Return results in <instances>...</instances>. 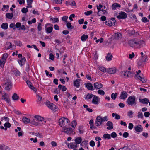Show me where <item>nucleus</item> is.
I'll list each match as a JSON object with an SVG mask.
<instances>
[{"instance_id": "nucleus-27", "label": "nucleus", "mask_w": 150, "mask_h": 150, "mask_svg": "<svg viewBox=\"0 0 150 150\" xmlns=\"http://www.w3.org/2000/svg\"><path fill=\"white\" fill-rule=\"evenodd\" d=\"M8 24L7 23H4L1 24V28L3 29L6 30L8 28Z\"/></svg>"}, {"instance_id": "nucleus-30", "label": "nucleus", "mask_w": 150, "mask_h": 150, "mask_svg": "<svg viewBox=\"0 0 150 150\" xmlns=\"http://www.w3.org/2000/svg\"><path fill=\"white\" fill-rule=\"evenodd\" d=\"M88 37V35H85L84 34L81 37V40L82 41H86Z\"/></svg>"}, {"instance_id": "nucleus-10", "label": "nucleus", "mask_w": 150, "mask_h": 150, "mask_svg": "<svg viewBox=\"0 0 150 150\" xmlns=\"http://www.w3.org/2000/svg\"><path fill=\"white\" fill-rule=\"evenodd\" d=\"M131 74V72L128 71H123L121 72V75L123 76L125 78L129 77V75Z\"/></svg>"}, {"instance_id": "nucleus-14", "label": "nucleus", "mask_w": 150, "mask_h": 150, "mask_svg": "<svg viewBox=\"0 0 150 150\" xmlns=\"http://www.w3.org/2000/svg\"><path fill=\"white\" fill-rule=\"evenodd\" d=\"M26 83L29 87L32 90H33L35 92H36L37 90L33 86L32 83L30 81H26Z\"/></svg>"}, {"instance_id": "nucleus-17", "label": "nucleus", "mask_w": 150, "mask_h": 150, "mask_svg": "<svg viewBox=\"0 0 150 150\" xmlns=\"http://www.w3.org/2000/svg\"><path fill=\"white\" fill-rule=\"evenodd\" d=\"M135 130L136 132H140L143 130V127L141 125H138L135 127Z\"/></svg>"}, {"instance_id": "nucleus-47", "label": "nucleus", "mask_w": 150, "mask_h": 150, "mask_svg": "<svg viewBox=\"0 0 150 150\" xmlns=\"http://www.w3.org/2000/svg\"><path fill=\"white\" fill-rule=\"evenodd\" d=\"M15 44L16 45L19 47H21L22 46V43L20 40H17L15 42Z\"/></svg>"}, {"instance_id": "nucleus-49", "label": "nucleus", "mask_w": 150, "mask_h": 150, "mask_svg": "<svg viewBox=\"0 0 150 150\" xmlns=\"http://www.w3.org/2000/svg\"><path fill=\"white\" fill-rule=\"evenodd\" d=\"M118 94L117 93H112L111 94V98L112 99L115 100L117 96V95Z\"/></svg>"}, {"instance_id": "nucleus-58", "label": "nucleus", "mask_w": 150, "mask_h": 150, "mask_svg": "<svg viewBox=\"0 0 150 150\" xmlns=\"http://www.w3.org/2000/svg\"><path fill=\"white\" fill-rule=\"evenodd\" d=\"M54 57L53 54L52 53H50L49 54V59L52 60H54Z\"/></svg>"}, {"instance_id": "nucleus-18", "label": "nucleus", "mask_w": 150, "mask_h": 150, "mask_svg": "<svg viewBox=\"0 0 150 150\" xmlns=\"http://www.w3.org/2000/svg\"><path fill=\"white\" fill-rule=\"evenodd\" d=\"M22 120L23 122L25 124H28L30 123V119L25 116H24L23 117Z\"/></svg>"}, {"instance_id": "nucleus-41", "label": "nucleus", "mask_w": 150, "mask_h": 150, "mask_svg": "<svg viewBox=\"0 0 150 150\" xmlns=\"http://www.w3.org/2000/svg\"><path fill=\"white\" fill-rule=\"evenodd\" d=\"M103 137L104 139H110L111 138L110 135L108 134H105L103 136Z\"/></svg>"}, {"instance_id": "nucleus-61", "label": "nucleus", "mask_w": 150, "mask_h": 150, "mask_svg": "<svg viewBox=\"0 0 150 150\" xmlns=\"http://www.w3.org/2000/svg\"><path fill=\"white\" fill-rule=\"evenodd\" d=\"M28 10L27 8H23L21 10L22 12L24 13H26L28 12Z\"/></svg>"}, {"instance_id": "nucleus-40", "label": "nucleus", "mask_w": 150, "mask_h": 150, "mask_svg": "<svg viewBox=\"0 0 150 150\" xmlns=\"http://www.w3.org/2000/svg\"><path fill=\"white\" fill-rule=\"evenodd\" d=\"M66 26L69 29H72L74 28V26L71 25V23L69 22H67Z\"/></svg>"}, {"instance_id": "nucleus-7", "label": "nucleus", "mask_w": 150, "mask_h": 150, "mask_svg": "<svg viewBox=\"0 0 150 150\" xmlns=\"http://www.w3.org/2000/svg\"><path fill=\"white\" fill-rule=\"evenodd\" d=\"M46 105L52 110L55 111L56 109V106L53 103H51L50 102L47 101L46 102Z\"/></svg>"}, {"instance_id": "nucleus-20", "label": "nucleus", "mask_w": 150, "mask_h": 150, "mask_svg": "<svg viewBox=\"0 0 150 150\" xmlns=\"http://www.w3.org/2000/svg\"><path fill=\"white\" fill-rule=\"evenodd\" d=\"M94 86L96 88L99 89L102 88L103 85L100 83L96 82L94 84Z\"/></svg>"}, {"instance_id": "nucleus-62", "label": "nucleus", "mask_w": 150, "mask_h": 150, "mask_svg": "<svg viewBox=\"0 0 150 150\" xmlns=\"http://www.w3.org/2000/svg\"><path fill=\"white\" fill-rule=\"evenodd\" d=\"M90 145L91 147H94L95 145V142L93 140H91L90 142Z\"/></svg>"}, {"instance_id": "nucleus-34", "label": "nucleus", "mask_w": 150, "mask_h": 150, "mask_svg": "<svg viewBox=\"0 0 150 150\" xmlns=\"http://www.w3.org/2000/svg\"><path fill=\"white\" fill-rule=\"evenodd\" d=\"M6 62V61L5 60L1 59L0 60V66L1 68L4 67Z\"/></svg>"}, {"instance_id": "nucleus-1", "label": "nucleus", "mask_w": 150, "mask_h": 150, "mask_svg": "<svg viewBox=\"0 0 150 150\" xmlns=\"http://www.w3.org/2000/svg\"><path fill=\"white\" fill-rule=\"evenodd\" d=\"M59 123L60 126L64 128L62 131L68 134H72L73 131L71 128H69L70 122L69 120L66 117H62L59 120Z\"/></svg>"}, {"instance_id": "nucleus-57", "label": "nucleus", "mask_w": 150, "mask_h": 150, "mask_svg": "<svg viewBox=\"0 0 150 150\" xmlns=\"http://www.w3.org/2000/svg\"><path fill=\"white\" fill-rule=\"evenodd\" d=\"M69 4L71 6H76V2L74 1H69Z\"/></svg>"}, {"instance_id": "nucleus-50", "label": "nucleus", "mask_w": 150, "mask_h": 150, "mask_svg": "<svg viewBox=\"0 0 150 150\" xmlns=\"http://www.w3.org/2000/svg\"><path fill=\"white\" fill-rule=\"evenodd\" d=\"M30 123L32 125H33L36 126H38L39 124L38 122L35 121L34 119L30 121Z\"/></svg>"}, {"instance_id": "nucleus-32", "label": "nucleus", "mask_w": 150, "mask_h": 150, "mask_svg": "<svg viewBox=\"0 0 150 150\" xmlns=\"http://www.w3.org/2000/svg\"><path fill=\"white\" fill-rule=\"evenodd\" d=\"M12 98V99L13 100H17L19 98V96L16 93H15L13 94Z\"/></svg>"}, {"instance_id": "nucleus-21", "label": "nucleus", "mask_w": 150, "mask_h": 150, "mask_svg": "<svg viewBox=\"0 0 150 150\" xmlns=\"http://www.w3.org/2000/svg\"><path fill=\"white\" fill-rule=\"evenodd\" d=\"M80 80L79 79H76L74 81V85L77 88H78L80 86Z\"/></svg>"}, {"instance_id": "nucleus-60", "label": "nucleus", "mask_w": 150, "mask_h": 150, "mask_svg": "<svg viewBox=\"0 0 150 150\" xmlns=\"http://www.w3.org/2000/svg\"><path fill=\"white\" fill-rule=\"evenodd\" d=\"M143 116L142 112H139L138 113V115L137 117L138 118H142L143 117Z\"/></svg>"}, {"instance_id": "nucleus-37", "label": "nucleus", "mask_w": 150, "mask_h": 150, "mask_svg": "<svg viewBox=\"0 0 150 150\" xmlns=\"http://www.w3.org/2000/svg\"><path fill=\"white\" fill-rule=\"evenodd\" d=\"M112 56L111 54H108L106 57V59L108 61L111 60L112 58Z\"/></svg>"}, {"instance_id": "nucleus-4", "label": "nucleus", "mask_w": 150, "mask_h": 150, "mask_svg": "<svg viewBox=\"0 0 150 150\" xmlns=\"http://www.w3.org/2000/svg\"><path fill=\"white\" fill-rule=\"evenodd\" d=\"M141 70H139L137 72V73L135 75V76L137 78L136 79H138L140 80L142 83H145L146 81V79L143 77V75L142 74H141Z\"/></svg>"}, {"instance_id": "nucleus-8", "label": "nucleus", "mask_w": 150, "mask_h": 150, "mask_svg": "<svg viewBox=\"0 0 150 150\" xmlns=\"http://www.w3.org/2000/svg\"><path fill=\"white\" fill-rule=\"evenodd\" d=\"M127 17V14L124 12L121 11L119 13V15L117 16V18L119 19H125Z\"/></svg>"}, {"instance_id": "nucleus-31", "label": "nucleus", "mask_w": 150, "mask_h": 150, "mask_svg": "<svg viewBox=\"0 0 150 150\" xmlns=\"http://www.w3.org/2000/svg\"><path fill=\"white\" fill-rule=\"evenodd\" d=\"M33 134L38 137H39L40 138H42L43 137V136L42 134L38 132H33Z\"/></svg>"}, {"instance_id": "nucleus-2", "label": "nucleus", "mask_w": 150, "mask_h": 150, "mask_svg": "<svg viewBox=\"0 0 150 150\" xmlns=\"http://www.w3.org/2000/svg\"><path fill=\"white\" fill-rule=\"evenodd\" d=\"M129 46L135 49H140L145 45L144 40L137 38H133L129 40L128 42Z\"/></svg>"}, {"instance_id": "nucleus-23", "label": "nucleus", "mask_w": 150, "mask_h": 150, "mask_svg": "<svg viewBox=\"0 0 150 150\" xmlns=\"http://www.w3.org/2000/svg\"><path fill=\"white\" fill-rule=\"evenodd\" d=\"M85 86L89 90H93V86L90 83H87L86 84Z\"/></svg>"}, {"instance_id": "nucleus-59", "label": "nucleus", "mask_w": 150, "mask_h": 150, "mask_svg": "<svg viewBox=\"0 0 150 150\" xmlns=\"http://www.w3.org/2000/svg\"><path fill=\"white\" fill-rule=\"evenodd\" d=\"M110 136L112 138H115L117 137V135L115 132H113L111 133Z\"/></svg>"}, {"instance_id": "nucleus-64", "label": "nucleus", "mask_w": 150, "mask_h": 150, "mask_svg": "<svg viewBox=\"0 0 150 150\" xmlns=\"http://www.w3.org/2000/svg\"><path fill=\"white\" fill-rule=\"evenodd\" d=\"M7 103H10V100L9 96L6 98H4L3 99Z\"/></svg>"}, {"instance_id": "nucleus-28", "label": "nucleus", "mask_w": 150, "mask_h": 150, "mask_svg": "<svg viewBox=\"0 0 150 150\" xmlns=\"http://www.w3.org/2000/svg\"><path fill=\"white\" fill-rule=\"evenodd\" d=\"M93 96L94 95L91 93H88L86 95L84 96V98L86 100L88 99H90L93 97Z\"/></svg>"}, {"instance_id": "nucleus-16", "label": "nucleus", "mask_w": 150, "mask_h": 150, "mask_svg": "<svg viewBox=\"0 0 150 150\" xmlns=\"http://www.w3.org/2000/svg\"><path fill=\"white\" fill-rule=\"evenodd\" d=\"M92 103L94 104H97L98 103V98L97 96L95 95H94L93 97Z\"/></svg>"}, {"instance_id": "nucleus-19", "label": "nucleus", "mask_w": 150, "mask_h": 150, "mask_svg": "<svg viewBox=\"0 0 150 150\" xmlns=\"http://www.w3.org/2000/svg\"><path fill=\"white\" fill-rule=\"evenodd\" d=\"M74 141H75V143L77 145L78 144H81L82 141V138L81 137H76Z\"/></svg>"}, {"instance_id": "nucleus-22", "label": "nucleus", "mask_w": 150, "mask_h": 150, "mask_svg": "<svg viewBox=\"0 0 150 150\" xmlns=\"http://www.w3.org/2000/svg\"><path fill=\"white\" fill-rule=\"evenodd\" d=\"M68 147L70 149H74L77 147V145L75 144V142H71L68 145Z\"/></svg>"}, {"instance_id": "nucleus-25", "label": "nucleus", "mask_w": 150, "mask_h": 150, "mask_svg": "<svg viewBox=\"0 0 150 150\" xmlns=\"http://www.w3.org/2000/svg\"><path fill=\"white\" fill-rule=\"evenodd\" d=\"M121 6L119 4L115 3H114L112 5V8L113 10H115L117 7L120 8Z\"/></svg>"}, {"instance_id": "nucleus-36", "label": "nucleus", "mask_w": 150, "mask_h": 150, "mask_svg": "<svg viewBox=\"0 0 150 150\" xmlns=\"http://www.w3.org/2000/svg\"><path fill=\"white\" fill-rule=\"evenodd\" d=\"M53 29V27L51 26L48 27L46 28V32L47 33H50L52 31Z\"/></svg>"}, {"instance_id": "nucleus-12", "label": "nucleus", "mask_w": 150, "mask_h": 150, "mask_svg": "<svg viewBox=\"0 0 150 150\" xmlns=\"http://www.w3.org/2000/svg\"><path fill=\"white\" fill-rule=\"evenodd\" d=\"M26 61V59L25 57L19 59L18 60V62L21 67L25 64Z\"/></svg>"}, {"instance_id": "nucleus-51", "label": "nucleus", "mask_w": 150, "mask_h": 150, "mask_svg": "<svg viewBox=\"0 0 150 150\" xmlns=\"http://www.w3.org/2000/svg\"><path fill=\"white\" fill-rule=\"evenodd\" d=\"M37 97H38V99L37 100V103L40 104L42 100V98L40 96H39V95H37Z\"/></svg>"}, {"instance_id": "nucleus-55", "label": "nucleus", "mask_w": 150, "mask_h": 150, "mask_svg": "<svg viewBox=\"0 0 150 150\" xmlns=\"http://www.w3.org/2000/svg\"><path fill=\"white\" fill-rule=\"evenodd\" d=\"M92 13L93 11L92 10H90L87 11L86 12H85L84 14L86 16H88L92 14Z\"/></svg>"}, {"instance_id": "nucleus-63", "label": "nucleus", "mask_w": 150, "mask_h": 150, "mask_svg": "<svg viewBox=\"0 0 150 150\" xmlns=\"http://www.w3.org/2000/svg\"><path fill=\"white\" fill-rule=\"evenodd\" d=\"M42 24L41 23H39L38 24V29L39 31H40L42 30Z\"/></svg>"}, {"instance_id": "nucleus-9", "label": "nucleus", "mask_w": 150, "mask_h": 150, "mask_svg": "<svg viewBox=\"0 0 150 150\" xmlns=\"http://www.w3.org/2000/svg\"><path fill=\"white\" fill-rule=\"evenodd\" d=\"M5 90L9 91L12 88V83L11 81H8L5 83Z\"/></svg>"}, {"instance_id": "nucleus-5", "label": "nucleus", "mask_w": 150, "mask_h": 150, "mask_svg": "<svg viewBox=\"0 0 150 150\" xmlns=\"http://www.w3.org/2000/svg\"><path fill=\"white\" fill-rule=\"evenodd\" d=\"M116 21L115 18H111L110 20L106 21L105 22V23L108 26H112L115 25Z\"/></svg>"}, {"instance_id": "nucleus-46", "label": "nucleus", "mask_w": 150, "mask_h": 150, "mask_svg": "<svg viewBox=\"0 0 150 150\" xmlns=\"http://www.w3.org/2000/svg\"><path fill=\"white\" fill-rule=\"evenodd\" d=\"M8 57V54L7 53H5L3 54L2 56L1 57V59L5 60L6 61V59Z\"/></svg>"}, {"instance_id": "nucleus-6", "label": "nucleus", "mask_w": 150, "mask_h": 150, "mask_svg": "<svg viewBox=\"0 0 150 150\" xmlns=\"http://www.w3.org/2000/svg\"><path fill=\"white\" fill-rule=\"evenodd\" d=\"M103 122L102 117L100 115L98 116L95 120V125L96 126L98 127L101 125Z\"/></svg>"}, {"instance_id": "nucleus-56", "label": "nucleus", "mask_w": 150, "mask_h": 150, "mask_svg": "<svg viewBox=\"0 0 150 150\" xmlns=\"http://www.w3.org/2000/svg\"><path fill=\"white\" fill-rule=\"evenodd\" d=\"M89 124L90 125V129H92V127H93V125H94L93 121V120L91 119L90 120V121H89Z\"/></svg>"}, {"instance_id": "nucleus-26", "label": "nucleus", "mask_w": 150, "mask_h": 150, "mask_svg": "<svg viewBox=\"0 0 150 150\" xmlns=\"http://www.w3.org/2000/svg\"><path fill=\"white\" fill-rule=\"evenodd\" d=\"M13 71L15 76L17 77L20 76V75L21 74L19 70H18L17 69H14Z\"/></svg>"}, {"instance_id": "nucleus-52", "label": "nucleus", "mask_w": 150, "mask_h": 150, "mask_svg": "<svg viewBox=\"0 0 150 150\" xmlns=\"http://www.w3.org/2000/svg\"><path fill=\"white\" fill-rule=\"evenodd\" d=\"M97 92L98 94L101 95H103L105 94V92L102 90H99Z\"/></svg>"}, {"instance_id": "nucleus-54", "label": "nucleus", "mask_w": 150, "mask_h": 150, "mask_svg": "<svg viewBox=\"0 0 150 150\" xmlns=\"http://www.w3.org/2000/svg\"><path fill=\"white\" fill-rule=\"evenodd\" d=\"M4 125L5 127L8 128H10L11 126V124L8 122L5 123Z\"/></svg>"}, {"instance_id": "nucleus-35", "label": "nucleus", "mask_w": 150, "mask_h": 150, "mask_svg": "<svg viewBox=\"0 0 150 150\" xmlns=\"http://www.w3.org/2000/svg\"><path fill=\"white\" fill-rule=\"evenodd\" d=\"M121 36L122 35L120 33L117 32L114 34V37L115 39H118L121 37Z\"/></svg>"}, {"instance_id": "nucleus-53", "label": "nucleus", "mask_w": 150, "mask_h": 150, "mask_svg": "<svg viewBox=\"0 0 150 150\" xmlns=\"http://www.w3.org/2000/svg\"><path fill=\"white\" fill-rule=\"evenodd\" d=\"M63 0H54L53 1V2L55 4H62V1Z\"/></svg>"}, {"instance_id": "nucleus-3", "label": "nucleus", "mask_w": 150, "mask_h": 150, "mask_svg": "<svg viewBox=\"0 0 150 150\" xmlns=\"http://www.w3.org/2000/svg\"><path fill=\"white\" fill-rule=\"evenodd\" d=\"M127 102L128 105H129L135 106L137 104L135 97L134 96H129L127 98Z\"/></svg>"}, {"instance_id": "nucleus-29", "label": "nucleus", "mask_w": 150, "mask_h": 150, "mask_svg": "<svg viewBox=\"0 0 150 150\" xmlns=\"http://www.w3.org/2000/svg\"><path fill=\"white\" fill-rule=\"evenodd\" d=\"M88 144V141L87 140H84L81 142L80 144V145L82 147H85Z\"/></svg>"}, {"instance_id": "nucleus-11", "label": "nucleus", "mask_w": 150, "mask_h": 150, "mask_svg": "<svg viewBox=\"0 0 150 150\" xmlns=\"http://www.w3.org/2000/svg\"><path fill=\"white\" fill-rule=\"evenodd\" d=\"M128 95V93L126 91H122L121 93L120 96V98L121 99L124 100L127 98Z\"/></svg>"}, {"instance_id": "nucleus-45", "label": "nucleus", "mask_w": 150, "mask_h": 150, "mask_svg": "<svg viewBox=\"0 0 150 150\" xmlns=\"http://www.w3.org/2000/svg\"><path fill=\"white\" fill-rule=\"evenodd\" d=\"M77 125V122L76 120H74L71 122V126L73 128H75Z\"/></svg>"}, {"instance_id": "nucleus-44", "label": "nucleus", "mask_w": 150, "mask_h": 150, "mask_svg": "<svg viewBox=\"0 0 150 150\" xmlns=\"http://www.w3.org/2000/svg\"><path fill=\"white\" fill-rule=\"evenodd\" d=\"M112 116L113 117H115V119L118 120L120 119V116L117 113H113L112 114Z\"/></svg>"}, {"instance_id": "nucleus-42", "label": "nucleus", "mask_w": 150, "mask_h": 150, "mask_svg": "<svg viewBox=\"0 0 150 150\" xmlns=\"http://www.w3.org/2000/svg\"><path fill=\"white\" fill-rule=\"evenodd\" d=\"M147 58V57L146 55H144L142 57L141 59V61L142 62H146L148 60Z\"/></svg>"}, {"instance_id": "nucleus-33", "label": "nucleus", "mask_w": 150, "mask_h": 150, "mask_svg": "<svg viewBox=\"0 0 150 150\" xmlns=\"http://www.w3.org/2000/svg\"><path fill=\"white\" fill-rule=\"evenodd\" d=\"M13 13H7L6 14V17L8 19H11L13 17Z\"/></svg>"}, {"instance_id": "nucleus-48", "label": "nucleus", "mask_w": 150, "mask_h": 150, "mask_svg": "<svg viewBox=\"0 0 150 150\" xmlns=\"http://www.w3.org/2000/svg\"><path fill=\"white\" fill-rule=\"evenodd\" d=\"M133 112L132 110H129L128 111L127 114V116L130 118L133 117L132 115L133 114Z\"/></svg>"}, {"instance_id": "nucleus-13", "label": "nucleus", "mask_w": 150, "mask_h": 150, "mask_svg": "<svg viewBox=\"0 0 150 150\" xmlns=\"http://www.w3.org/2000/svg\"><path fill=\"white\" fill-rule=\"evenodd\" d=\"M139 101L142 104H147L149 103V105H150V102H149V100L147 98H144V99L139 98Z\"/></svg>"}, {"instance_id": "nucleus-15", "label": "nucleus", "mask_w": 150, "mask_h": 150, "mask_svg": "<svg viewBox=\"0 0 150 150\" xmlns=\"http://www.w3.org/2000/svg\"><path fill=\"white\" fill-rule=\"evenodd\" d=\"M106 125L108 126L107 128L108 130H111L113 128V124L110 121H108L106 124Z\"/></svg>"}, {"instance_id": "nucleus-24", "label": "nucleus", "mask_w": 150, "mask_h": 150, "mask_svg": "<svg viewBox=\"0 0 150 150\" xmlns=\"http://www.w3.org/2000/svg\"><path fill=\"white\" fill-rule=\"evenodd\" d=\"M116 69L115 68H109L108 69L107 72L108 73L114 74L116 72Z\"/></svg>"}, {"instance_id": "nucleus-39", "label": "nucleus", "mask_w": 150, "mask_h": 150, "mask_svg": "<svg viewBox=\"0 0 150 150\" xmlns=\"http://www.w3.org/2000/svg\"><path fill=\"white\" fill-rule=\"evenodd\" d=\"M99 69L103 73H105L106 71V69L104 67L101 66H99Z\"/></svg>"}, {"instance_id": "nucleus-43", "label": "nucleus", "mask_w": 150, "mask_h": 150, "mask_svg": "<svg viewBox=\"0 0 150 150\" xmlns=\"http://www.w3.org/2000/svg\"><path fill=\"white\" fill-rule=\"evenodd\" d=\"M105 106L111 108H113L114 107V104L113 103H107L106 105Z\"/></svg>"}, {"instance_id": "nucleus-38", "label": "nucleus", "mask_w": 150, "mask_h": 150, "mask_svg": "<svg viewBox=\"0 0 150 150\" xmlns=\"http://www.w3.org/2000/svg\"><path fill=\"white\" fill-rule=\"evenodd\" d=\"M50 20L52 21L53 23H58L59 21V19L57 18H51Z\"/></svg>"}]
</instances>
